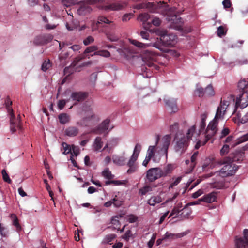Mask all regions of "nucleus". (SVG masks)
I'll return each instance as SVG.
<instances>
[{
    "label": "nucleus",
    "mask_w": 248,
    "mask_h": 248,
    "mask_svg": "<svg viewBox=\"0 0 248 248\" xmlns=\"http://www.w3.org/2000/svg\"><path fill=\"white\" fill-rule=\"evenodd\" d=\"M205 90L202 87L197 88L194 91V94L196 96L202 97L204 95L205 96Z\"/></svg>",
    "instance_id": "46"
},
{
    "label": "nucleus",
    "mask_w": 248,
    "mask_h": 248,
    "mask_svg": "<svg viewBox=\"0 0 248 248\" xmlns=\"http://www.w3.org/2000/svg\"><path fill=\"white\" fill-rule=\"evenodd\" d=\"M138 156L137 155H135L133 154L132 156H131L129 160L127 163L128 166H136L135 163L136 161L137 160Z\"/></svg>",
    "instance_id": "51"
},
{
    "label": "nucleus",
    "mask_w": 248,
    "mask_h": 248,
    "mask_svg": "<svg viewBox=\"0 0 248 248\" xmlns=\"http://www.w3.org/2000/svg\"><path fill=\"white\" fill-rule=\"evenodd\" d=\"M96 2V0H86L81 2L80 7L78 10V12L80 15H85L90 13L92 10L90 5Z\"/></svg>",
    "instance_id": "9"
},
{
    "label": "nucleus",
    "mask_w": 248,
    "mask_h": 248,
    "mask_svg": "<svg viewBox=\"0 0 248 248\" xmlns=\"http://www.w3.org/2000/svg\"><path fill=\"white\" fill-rule=\"evenodd\" d=\"M8 233V230L7 228L2 226V224L0 223V234L4 237H7Z\"/></svg>",
    "instance_id": "52"
},
{
    "label": "nucleus",
    "mask_w": 248,
    "mask_h": 248,
    "mask_svg": "<svg viewBox=\"0 0 248 248\" xmlns=\"http://www.w3.org/2000/svg\"><path fill=\"white\" fill-rule=\"evenodd\" d=\"M112 201L113 204L115 207H119L122 205V201L119 200L116 196L113 199Z\"/></svg>",
    "instance_id": "57"
},
{
    "label": "nucleus",
    "mask_w": 248,
    "mask_h": 248,
    "mask_svg": "<svg viewBox=\"0 0 248 248\" xmlns=\"http://www.w3.org/2000/svg\"><path fill=\"white\" fill-rule=\"evenodd\" d=\"M181 179V177H177L173 182L170 184L169 188H173L174 186H177L180 182Z\"/></svg>",
    "instance_id": "64"
},
{
    "label": "nucleus",
    "mask_w": 248,
    "mask_h": 248,
    "mask_svg": "<svg viewBox=\"0 0 248 248\" xmlns=\"http://www.w3.org/2000/svg\"><path fill=\"white\" fill-rule=\"evenodd\" d=\"M103 146V142L100 137H97L93 142V147L94 151H100Z\"/></svg>",
    "instance_id": "26"
},
{
    "label": "nucleus",
    "mask_w": 248,
    "mask_h": 248,
    "mask_svg": "<svg viewBox=\"0 0 248 248\" xmlns=\"http://www.w3.org/2000/svg\"><path fill=\"white\" fill-rule=\"evenodd\" d=\"M106 34L107 38L112 42L117 41L119 39L118 36L111 31H107Z\"/></svg>",
    "instance_id": "41"
},
{
    "label": "nucleus",
    "mask_w": 248,
    "mask_h": 248,
    "mask_svg": "<svg viewBox=\"0 0 248 248\" xmlns=\"http://www.w3.org/2000/svg\"><path fill=\"white\" fill-rule=\"evenodd\" d=\"M244 153L240 151H237L232 154H230L229 156L226 157L225 162H230L233 163L234 162H239L242 161L243 159Z\"/></svg>",
    "instance_id": "18"
},
{
    "label": "nucleus",
    "mask_w": 248,
    "mask_h": 248,
    "mask_svg": "<svg viewBox=\"0 0 248 248\" xmlns=\"http://www.w3.org/2000/svg\"><path fill=\"white\" fill-rule=\"evenodd\" d=\"M79 131V129L78 127L74 126H70L64 130V132L65 136L73 137L78 135Z\"/></svg>",
    "instance_id": "21"
},
{
    "label": "nucleus",
    "mask_w": 248,
    "mask_h": 248,
    "mask_svg": "<svg viewBox=\"0 0 248 248\" xmlns=\"http://www.w3.org/2000/svg\"><path fill=\"white\" fill-rule=\"evenodd\" d=\"M111 23H112V22L110 21L106 17L100 16L98 17L97 22L96 23V25H98L102 23L110 24Z\"/></svg>",
    "instance_id": "50"
},
{
    "label": "nucleus",
    "mask_w": 248,
    "mask_h": 248,
    "mask_svg": "<svg viewBox=\"0 0 248 248\" xmlns=\"http://www.w3.org/2000/svg\"><path fill=\"white\" fill-rule=\"evenodd\" d=\"M217 199V192H212L204 195L202 198L199 199L198 201H203L207 203H212L215 202Z\"/></svg>",
    "instance_id": "19"
},
{
    "label": "nucleus",
    "mask_w": 248,
    "mask_h": 248,
    "mask_svg": "<svg viewBox=\"0 0 248 248\" xmlns=\"http://www.w3.org/2000/svg\"><path fill=\"white\" fill-rule=\"evenodd\" d=\"M158 66L155 65L152 60L146 62V65L142 67V70L145 72L148 73L151 70L157 69Z\"/></svg>",
    "instance_id": "27"
},
{
    "label": "nucleus",
    "mask_w": 248,
    "mask_h": 248,
    "mask_svg": "<svg viewBox=\"0 0 248 248\" xmlns=\"http://www.w3.org/2000/svg\"><path fill=\"white\" fill-rule=\"evenodd\" d=\"M181 207V206L179 207V204L178 205L177 207H174L173 209H172L170 214L169 216V217L174 216L176 215L175 217H173V218L178 217V216H177L182 210V209H180V208Z\"/></svg>",
    "instance_id": "43"
},
{
    "label": "nucleus",
    "mask_w": 248,
    "mask_h": 248,
    "mask_svg": "<svg viewBox=\"0 0 248 248\" xmlns=\"http://www.w3.org/2000/svg\"><path fill=\"white\" fill-rule=\"evenodd\" d=\"M126 4L124 2H115L105 7V10H120L124 8Z\"/></svg>",
    "instance_id": "23"
},
{
    "label": "nucleus",
    "mask_w": 248,
    "mask_h": 248,
    "mask_svg": "<svg viewBox=\"0 0 248 248\" xmlns=\"http://www.w3.org/2000/svg\"><path fill=\"white\" fill-rule=\"evenodd\" d=\"M205 96H211L215 94V92L214 91L213 86L211 85H209L207 87L204 89Z\"/></svg>",
    "instance_id": "40"
},
{
    "label": "nucleus",
    "mask_w": 248,
    "mask_h": 248,
    "mask_svg": "<svg viewBox=\"0 0 248 248\" xmlns=\"http://www.w3.org/2000/svg\"><path fill=\"white\" fill-rule=\"evenodd\" d=\"M237 87L240 93L248 91L247 89L248 87V81L245 79L240 80L238 83Z\"/></svg>",
    "instance_id": "29"
},
{
    "label": "nucleus",
    "mask_w": 248,
    "mask_h": 248,
    "mask_svg": "<svg viewBox=\"0 0 248 248\" xmlns=\"http://www.w3.org/2000/svg\"><path fill=\"white\" fill-rule=\"evenodd\" d=\"M94 38L91 36H89L83 41V43L85 46H87L94 41Z\"/></svg>",
    "instance_id": "61"
},
{
    "label": "nucleus",
    "mask_w": 248,
    "mask_h": 248,
    "mask_svg": "<svg viewBox=\"0 0 248 248\" xmlns=\"http://www.w3.org/2000/svg\"><path fill=\"white\" fill-rule=\"evenodd\" d=\"M68 101H69V100H67V101H66L64 99L60 100L58 102V107L59 108L60 110H62L63 108L64 107V106L66 104V103L68 102Z\"/></svg>",
    "instance_id": "58"
},
{
    "label": "nucleus",
    "mask_w": 248,
    "mask_h": 248,
    "mask_svg": "<svg viewBox=\"0 0 248 248\" xmlns=\"http://www.w3.org/2000/svg\"><path fill=\"white\" fill-rule=\"evenodd\" d=\"M117 237L116 234L111 233L106 235L103 239L104 243L109 244L110 242L113 241Z\"/></svg>",
    "instance_id": "39"
},
{
    "label": "nucleus",
    "mask_w": 248,
    "mask_h": 248,
    "mask_svg": "<svg viewBox=\"0 0 248 248\" xmlns=\"http://www.w3.org/2000/svg\"><path fill=\"white\" fill-rule=\"evenodd\" d=\"M177 37L176 35L171 33H165L160 37V40L163 45L171 47L173 46L177 42Z\"/></svg>",
    "instance_id": "8"
},
{
    "label": "nucleus",
    "mask_w": 248,
    "mask_h": 248,
    "mask_svg": "<svg viewBox=\"0 0 248 248\" xmlns=\"http://www.w3.org/2000/svg\"><path fill=\"white\" fill-rule=\"evenodd\" d=\"M171 137L170 135L164 136L161 140L162 147L160 148V154L167 157L168 150L170 143Z\"/></svg>",
    "instance_id": "14"
},
{
    "label": "nucleus",
    "mask_w": 248,
    "mask_h": 248,
    "mask_svg": "<svg viewBox=\"0 0 248 248\" xmlns=\"http://www.w3.org/2000/svg\"><path fill=\"white\" fill-rule=\"evenodd\" d=\"M129 41L131 44L139 48H145L148 46V44L142 43L134 39H129Z\"/></svg>",
    "instance_id": "38"
},
{
    "label": "nucleus",
    "mask_w": 248,
    "mask_h": 248,
    "mask_svg": "<svg viewBox=\"0 0 248 248\" xmlns=\"http://www.w3.org/2000/svg\"><path fill=\"white\" fill-rule=\"evenodd\" d=\"M5 104L7 110L8 115L10 116V129L12 133L16 131L17 129H21L20 124V115H18V118L16 120L14 113L13 109L11 108L12 101L9 97H7L5 101Z\"/></svg>",
    "instance_id": "3"
},
{
    "label": "nucleus",
    "mask_w": 248,
    "mask_h": 248,
    "mask_svg": "<svg viewBox=\"0 0 248 248\" xmlns=\"http://www.w3.org/2000/svg\"><path fill=\"white\" fill-rule=\"evenodd\" d=\"M198 152H195L193 154V155L191 156V164H190L189 168L186 171V173H189L191 172L194 169V168L195 166V165H196L195 161L196 160V158H197V157L198 155Z\"/></svg>",
    "instance_id": "30"
},
{
    "label": "nucleus",
    "mask_w": 248,
    "mask_h": 248,
    "mask_svg": "<svg viewBox=\"0 0 248 248\" xmlns=\"http://www.w3.org/2000/svg\"><path fill=\"white\" fill-rule=\"evenodd\" d=\"M179 129V124L178 123H174L173 124L170 126V131L171 134H174L175 135V137L177 135L180 137V135L182 134L178 131Z\"/></svg>",
    "instance_id": "36"
},
{
    "label": "nucleus",
    "mask_w": 248,
    "mask_h": 248,
    "mask_svg": "<svg viewBox=\"0 0 248 248\" xmlns=\"http://www.w3.org/2000/svg\"><path fill=\"white\" fill-rule=\"evenodd\" d=\"M152 190V188L151 186H146L140 189L139 193L141 195L143 196V195H145L149 191H151Z\"/></svg>",
    "instance_id": "47"
},
{
    "label": "nucleus",
    "mask_w": 248,
    "mask_h": 248,
    "mask_svg": "<svg viewBox=\"0 0 248 248\" xmlns=\"http://www.w3.org/2000/svg\"><path fill=\"white\" fill-rule=\"evenodd\" d=\"M60 123L62 124H65L69 122V116L66 113H62L59 115Z\"/></svg>",
    "instance_id": "35"
},
{
    "label": "nucleus",
    "mask_w": 248,
    "mask_h": 248,
    "mask_svg": "<svg viewBox=\"0 0 248 248\" xmlns=\"http://www.w3.org/2000/svg\"><path fill=\"white\" fill-rule=\"evenodd\" d=\"M99 121V117L95 115L92 109H90L86 117L78 122V124L81 126H91L95 125Z\"/></svg>",
    "instance_id": "5"
},
{
    "label": "nucleus",
    "mask_w": 248,
    "mask_h": 248,
    "mask_svg": "<svg viewBox=\"0 0 248 248\" xmlns=\"http://www.w3.org/2000/svg\"><path fill=\"white\" fill-rule=\"evenodd\" d=\"M98 50V47L95 46H92L86 48L84 53L80 55L77 57L74 60L73 65L78 64L81 60L84 59L86 58L89 59L90 56L99 55L105 57H109L110 56V52L106 50L96 51Z\"/></svg>",
    "instance_id": "2"
},
{
    "label": "nucleus",
    "mask_w": 248,
    "mask_h": 248,
    "mask_svg": "<svg viewBox=\"0 0 248 248\" xmlns=\"http://www.w3.org/2000/svg\"><path fill=\"white\" fill-rule=\"evenodd\" d=\"M51 66V64L50 63V60L49 59L45 60L43 63L42 64L41 69L46 72Z\"/></svg>",
    "instance_id": "42"
},
{
    "label": "nucleus",
    "mask_w": 248,
    "mask_h": 248,
    "mask_svg": "<svg viewBox=\"0 0 248 248\" xmlns=\"http://www.w3.org/2000/svg\"><path fill=\"white\" fill-rule=\"evenodd\" d=\"M229 105V102L226 100H221L219 106L218 107L214 118L218 120L223 119L226 109Z\"/></svg>",
    "instance_id": "12"
},
{
    "label": "nucleus",
    "mask_w": 248,
    "mask_h": 248,
    "mask_svg": "<svg viewBox=\"0 0 248 248\" xmlns=\"http://www.w3.org/2000/svg\"><path fill=\"white\" fill-rule=\"evenodd\" d=\"M235 244L237 248H245L248 245V241L242 237H240L236 239Z\"/></svg>",
    "instance_id": "33"
},
{
    "label": "nucleus",
    "mask_w": 248,
    "mask_h": 248,
    "mask_svg": "<svg viewBox=\"0 0 248 248\" xmlns=\"http://www.w3.org/2000/svg\"><path fill=\"white\" fill-rule=\"evenodd\" d=\"M112 159L115 164L122 166L125 164L126 158L124 156H114Z\"/></svg>",
    "instance_id": "31"
},
{
    "label": "nucleus",
    "mask_w": 248,
    "mask_h": 248,
    "mask_svg": "<svg viewBox=\"0 0 248 248\" xmlns=\"http://www.w3.org/2000/svg\"><path fill=\"white\" fill-rule=\"evenodd\" d=\"M248 140V133L240 138L237 139L236 142L234 143V146L237 145L243 142Z\"/></svg>",
    "instance_id": "48"
},
{
    "label": "nucleus",
    "mask_w": 248,
    "mask_h": 248,
    "mask_svg": "<svg viewBox=\"0 0 248 248\" xmlns=\"http://www.w3.org/2000/svg\"><path fill=\"white\" fill-rule=\"evenodd\" d=\"M248 106V91L242 92L236 98L235 107L245 108Z\"/></svg>",
    "instance_id": "10"
},
{
    "label": "nucleus",
    "mask_w": 248,
    "mask_h": 248,
    "mask_svg": "<svg viewBox=\"0 0 248 248\" xmlns=\"http://www.w3.org/2000/svg\"><path fill=\"white\" fill-rule=\"evenodd\" d=\"M207 118V115L205 114H203L202 115V119L200 124L201 130L204 129L205 125V120Z\"/></svg>",
    "instance_id": "54"
},
{
    "label": "nucleus",
    "mask_w": 248,
    "mask_h": 248,
    "mask_svg": "<svg viewBox=\"0 0 248 248\" xmlns=\"http://www.w3.org/2000/svg\"><path fill=\"white\" fill-rule=\"evenodd\" d=\"M168 20L171 22L170 25V28L176 30H182V21L181 17L175 15L168 17Z\"/></svg>",
    "instance_id": "15"
},
{
    "label": "nucleus",
    "mask_w": 248,
    "mask_h": 248,
    "mask_svg": "<svg viewBox=\"0 0 248 248\" xmlns=\"http://www.w3.org/2000/svg\"><path fill=\"white\" fill-rule=\"evenodd\" d=\"M166 4L164 2H159L157 3L154 2H147L138 4L134 6L135 9H140L143 8H148L150 12L153 13L159 12L158 10L163 7V5Z\"/></svg>",
    "instance_id": "7"
},
{
    "label": "nucleus",
    "mask_w": 248,
    "mask_h": 248,
    "mask_svg": "<svg viewBox=\"0 0 248 248\" xmlns=\"http://www.w3.org/2000/svg\"><path fill=\"white\" fill-rule=\"evenodd\" d=\"M62 146L64 150L63 154L67 155L71 152V148L67 143L63 142Z\"/></svg>",
    "instance_id": "55"
},
{
    "label": "nucleus",
    "mask_w": 248,
    "mask_h": 248,
    "mask_svg": "<svg viewBox=\"0 0 248 248\" xmlns=\"http://www.w3.org/2000/svg\"><path fill=\"white\" fill-rule=\"evenodd\" d=\"M174 168L173 165L168 164L163 169L161 168V176L162 177H166L172 173Z\"/></svg>",
    "instance_id": "25"
},
{
    "label": "nucleus",
    "mask_w": 248,
    "mask_h": 248,
    "mask_svg": "<svg viewBox=\"0 0 248 248\" xmlns=\"http://www.w3.org/2000/svg\"><path fill=\"white\" fill-rule=\"evenodd\" d=\"M156 238V234L154 233L152 235V237L151 239L150 240V241L148 243V246L149 248H151L154 245V244L155 243V241Z\"/></svg>",
    "instance_id": "60"
},
{
    "label": "nucleus",
    "mask_w": 248,
    "mask_h": 248,
    "mask_svg": "<svg viewBox=\"0 0 248 248\" xmlns=\"http://www.w3.org/2000/svg\"><path fill=\"white\" fill-rule=\"evenodd\" d=\"M53 39V36L51 34H46L36 36L33 43L36 45H43L50 42Z\"/></svg>",
    "instance_id": "13"
},
{
    "label": "nucleus",
    "mask_w": 248,
    "mask_h": 248,
    "mask_svg": "<svg viewBox=\"0 0 248 248\" xmlns=\"http://www.w3.org/2000/svg\"><path fill=\"white\" fill-rule=\"evenodd\" d=\"M218 124V120L215 118L209 123L205 131V139L202 143L203 145H205L210 140H211V143L213 142V137L217 131Z\"/></svg>",
    "instance_id": "4"
},
{
    "label": "nucleus",
    "mask_w": 248,
    "mask_h": 248,
    "mask_svg": "<svg viewBox=\"0 0 248 248\" xmlns=\"http://www.w3.org/2000/svg\"><path fill=\"white\" fill-rule=\"evenodd\" d=\"M73 62H74V61L71 63V64L70 66L66 67L64 68V73L65 75L67 74L68 75H70L74 72V68L77 64H76L75 65H73Z\"/></svg>",
    "instance_id": "45"
},
{
    "label": "nucleus",
    "mask_w": 248,
    "mask_h": 248,
    "mask_svg": "<svg viewBox=\"0 0 248 248\" xmlns=\"http://www.w3.org/2000/svg\"><path fill=\"white\" fill-rule=\"evenodd\" d=\"M122 183L119 180H108L105 182V185L108 186L110 184H113L115 186L121 185Z\"/></svg>",
    "instance_id": "63"
},
{
    "label": "nucleus",
    "mask_w": 248,
    "mask_h": 248,
    "mask_svg": "<svg viewBox=\"0 0 248 248\" xmlns=\"http://www.w3.org/2000/svg\"><path fill=\"white\" fill-rule=\"evenodd\" d=\"M217 32L218 36L222 37V36L225 35L226 31L223 26H220L218 28Z\"/></svg>",
    "instance_id": "56"
},
{
    "label": "nucleus",
    "mask_w": 248,
    "mask_h": 248,
    "mask_svg": "<svg viewBox=\"0 0 248 248\" xmlns=\"http://www.w3.org/2000/svg\"><path fill=\"white\" fill-rule=\"evenodd\" d=\"M133 16L132 13H128L124 14L122 17V21L123 22H126L129 21Z\"/></svg>",
    "instance_id": "62"
},
{
    "label": "nucleus",
    "mask_w": 248,
    "mask_h": 248,
    "mask_svg": "<svg viewBox=\"0 0 248 248\" xmlns=\"http://www.w3.org/2000/svg\"><path fill=\"white\" fill-rule=\"evenodd\" d=\"M150 18V16L148 13H143L139 15L138 17V19L140 20L143 22L144 28L147 30L148 29L151 25V23L150 22H148Z\"/></svg>",
    "instance_id": "20"
},
{
    "label": "nucleus",
    "mask_w": 248,
    "mask_h": 248,
    "mask_svg": "<svg viewBox=\"0 0 248 248\" xmlns=\"http://www.w3.org/2000/svg\"><path fill=\"white\" fill-rule=\"evenodd\" d=\"M88 95V93L86 92H73L70 96L71 98L73 101H75L76 103L74 105L77 103L84 101Z\"/></svg>",
    "instance_id": "17"
},
{
    "label": "nucleus",
    "mask_w": 248,
    "mask_h": 248,
    "mask_svg": "<svg viewBox=\"0 0 248 248\" xmlns=\"http://www.w3.org/2000/svg\"><path fill=\"white\" fill-rule=\"evenodd\" d=\"M141 146L140 144H139V143H137L135 145V148H134V152H133V154L135 155H137V156H139V155L141 151Z\"/></svg>",
    "instance_id": "59"
},
{
    "label": "nucleus",
    "mask_w": 248,
    "mask_h": 248,
    "mask_svg": "<svg viewBox=\"0 0 248 248\" xmlns=\"http://www.w3.org/2000/svg\"><path fill=\"white\" fill-rule=\"evenodd\" d=\"M225 161L226 157L221 161V164L224 165L219 171L220 175L223 177L234 175L237 169V167L234 164L230 161L226 162Z\"/></svg>",
    "instance_id": "6"
},
{
    "label": "nucleus",
    "mask_w": 248,
    "mask_h": 248,
    "mask_svg": "<svg viewBox=\"0 0 248 248\" xmlns=\"http://www.w3.org/2000/svg\"><path fill=\"white\" fill-rule=\"evenodd\" d=\"M10 217L12 220L13 225L16 228V231L18 232L21 231L22 230V227L19 224V220L17 216L15 214H11L10 215Z\"/></svg>",
    "instance_id": "28"
},
{
    "label": "nucleus",
    "mask_w": 248,
    "mask_h": 248,
    "mask_svg": "<svg viewBox=\"0 0 248 248\" xmlns=\"http://www.w3.org/2000/svg\"><path fill=\"white\" fill-rule=\"evenodd\" d=\"M229 146L225 144L224 145L220 151V154L221 155L223 156L226 154H227L229 151Z\"/></svg>",
    "instance_id": "53"
},
{
    "label": "nucleus",
    "mask_w": 248,
    "mask_h": 248,
    "mask_svg": "<svg viewBox=\"0 0 248 248\" xmlns=\"http://www.w3.org/2000/svg\"><path fill=\"white\" fill-rule=\"evenodd\" d=\"M186 234V233L185 232L179 233H172L169 232H166L165 234L164 235V239L166 240H169L170 241L174 240L177 238H181L183 236H185Z\"/></svg>",
    "instance_id": "24"
},
{
    "label": "nucleus",
    "mask_w": 248,
    "mask_h": 248,
    "mask_svg": "<svg viewBox=\"0 0 248 248\" xmlns=\"http://www.w3.org/2000/svg\"><path fill=\"white\" fill-rule=\"evenodd\" d=\"M164 102L167 106L169 107L172 112H176L177 110L176 100L173 98L165 97L164 98Z\"/></svg>",
    "instance_id": "22"
},
{
    "label": "nucleus",
    "mask_w": 248,
    "mask_h": 248,
    "mask_svg": "<svg viewBox=\"0 0 248 248\" xmlns=\"http://www.w3.org/2000/svg\"><path fill=\"white\" fill-rule=\"evenodd\" d=\"M158 141L159 137H157L155 145L154 146H150L149 147L147 152L146 156H148L151 158H153L155 152L156 146L158 143Z\"/></svg>",
    "instance_id": "32"
},
{
    "label": "nucleus",
    "mask_w": 248,
    "mask_h": 248,
    "mask_svg": "<svg viewBox=\"0 0 248 248\" xmlns=\"http://www.w3.org/2000/svg\"><path fill=\"white\" fill-rule=\"evenodd\" d=\"M161 168L159 167L152 168L148 170L146 172V178L150 182H153L161 177Z\"/></svg>",
    "instance_id": "11"
},
{
    "label": "nucleus",
    "mask_w": 248,
    "mask_h": 248,
    "mask_svg": "<svg viewBox=\"0 0 248 248\" xmlns=\"http://www.w3.org/2000/svg\"><path fill=\"white\" fill-rule=\"evenodd\" d=\"M195 126L193 125L188 129L186 137L183 134H180V137L177 135L175 137L174 140L176 142L174 146V150L179 155H181L187 149L188 141L195 132Z\"/></svg>",
    "instance_id": "1"
},
{
    "label": "nucleus",
    "mask_w": 248,
    "mask_h": 248,
    "mask_svg": "<svg viewBox=\"0 0 248 248\" xmlns=\"http://www.w3.org/2000/svg\"><path fill=\"white\" fill-rule=\"evenodd\" d=\"M1 174L2 175L3 179L5 182L8 183V184H11L12 183V181L5 169L2 170Z\"/></svg>",
    "instance_id": "49"
},
{
    "label": "nucleus",
    "mask_w": 248,
    "mask_h": 248,
    "mask_svg": "<svg viewBox=\"0 0 248 248\" xmlns=\"http://www.w3.org/2000/svg\"><path fill=\"white\" fill-rule=\"evenodd\" d=\"M162 199L160 196H152L148 201V203L151 206H155V204L160 203Z\"/></svg>",
    "instance_id": "34"
},
{
    "label": "nucleus",
    "mask_w": 248,
    "mask_h": 248,
    "mask_svg": "<svg viewBox=\"0 0 248 248\" xmlns=\"http://www.w3.org/2000/svg\"><path fill=\"white\" fill-rule=\"evenodd\" d=\"M102 176L108 180L112 179L114 175H113L108 168L105 169L102 172Z\"/></svg>",
    "instance_id": "37"
},
{
    "label": "nucleus",
    "mask_w": 248,
    "mask_h": 248,
    "mask_svg": "<svg viewBox=\"0 0 248 248\" xmlns=\"http://www.w3.org/2000/svg\"><path fill=\"white\" fill-rule=\"evenodd\" d=\"M109 122V120L108 119L105 120L97 127L93 129L90 132L99 135L102 134L108 130Z\"/></svg>",
    "instance_id": "16"
},
{
    "label": "nucleus",
    "mask_w": 248,
    "mask_h": 248,
    "mask_svg": "<svg viewBox=\"0 0 248 248\" xmlns=\"http://www.w3.org/2000/svg\"><path fill=\"white\" fill-rule=\"evenodd\" d=\"M182 211H183V212L180 215L182 218H188L189 215L191 214V211L186 207H184Z\"/></svg>",
    "instance_id": "44"
}]
</instances>
